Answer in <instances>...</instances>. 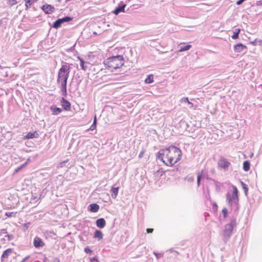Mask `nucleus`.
<instances>
[{
	"label": "nucleus",
	"mask_w": 262,
	"mask_h": 262,
	"mask_svg": "<svg viewBox=\"0 0 262 262\" xmlns=\"http://www.w3.org/2000/svg\"><path fill=\"white\" fill-rule=\"evenodd\" d=\"M106 68L111 70H116L124 64V58L121 55L113 56L104 61Z\"/></svg>",
	"instance_id": "3"
},
{
	"label": "nucleus",
	"mask_w": 262,
	"mask_h": 262,
	"mask_svg": "<svg viewBox=\"0 0 262 262\" xmlns=\"http://www.w3.org/2000/svg\"><path fill=\"white\" fill-rule=\"evenodd\" d=\"M168 251L171 253L173 252V253H177V254H179V252L177 251H176L172 249H170Z\"/></svg>",
	"instance_id": "42"
},
{
	"label": "nucleus",
	"mask_w": 262,
	"mask_h": 262,
	"mask_svg": "<svg viewBox=\"0 0 262 262\" xmlns=\"http://www.w3.org/2000/svg\"><path fill=\"white\" fill-rule=\"evenodd\" d=\"M201 179H202V178H201V176H198L197 174V185H198V186H199L200 185Z\"/></svg>",
	"instance_id": "35"
},
{
	"label": "nucleus",
	"mask_w": 262,
	"mask_h": 262,
	"mask_svg": "<svg viewBox=\"0 0 262 262\" xmlns=\"http://www.w3.org/2000/svg\"><path fill=\"white\" fill-rule=\"evenodd\" d=\"M89 206L90 210L92 212H97L99 209V206L95 203L91 204Z\"/></svg>",
	"instance_id": "17"
},
{
	"label": "nucleus",
	"mask_w": 262,
	"mask_h": 262,
	"mask_svg": "<svg viewBox=\"0 0 262 262\" xmlns=\"http://www.w3.org/2000/svg\"><path fill=\"white\" fill-rule=\"evenodd\" d=\"M158 159L167 166H172L180 161L182 157L181 150L171 145L158 152Z\"/></svg>",
	"instance_id": "1"
},
{
	"label": "nucleus",
	"mask_w": 262,
	"mask_h": 262,
	"mask_svg": "<svg viewBox=\"0 0 262 262\" xmlns=\"http://www.w3.org/2000/svg\"><path fill=\"white\" fill-rule=\"evenodd\" d=\"M25 6L26 9H28L30 7L32 4L35 1V0H25Z\"/></svg>",
	"instance_id": "28"
},
{
	"label": "nucleus",
	"mask_w": 262,
	"mask_h": 262,
	"mask_svg": "<svg viewBox=\"0 0 262 262\" xmlns=\"http://www.w3.org/2000/svg\"><path fill=\"white\" fill-rule=\"evenodd\" d=\"M96 124H97V118L96 116L95 115L94 118V121L93 123L92 124V125L90 126V127L88 129V130H93L96 129Z\"/></svg>",
	"instance_id": "22"
},
{
	"label": "nucleus",
	"mask_w": 262,
	"mask_h": 262,
	"mask_svg": "<svg viewBox=\"0 0 262 262\" xmlns=\"http://www.w3.org/2000/svg\"><path fill=\"white\" fill-rule=\"evenodd\" d=\"M84 252L86 253H92L93 251L92 250H91L88 247H86L84 248Z\"/></svg>",
	"instance_id": "36"
},
{
	"label": "nucleus",
	"mask_w": 262,
	"mask_h": 262,
	"mask_svg": "<svg viewBox=\"0 0 262 262\" xmlns=\"http://www.w3.org/2000/svg\"><path fill=\"white\" fill-rule=\"evenodd\" d=\"M80 61V67L83 71H86L88 69V64L90 63L89 62H85L82 58H78Z\"/></svg>",
	"instance_id": "18"
},
{
	"label": "nucleus",
	"mask_w": 262,
	"mask_h": 262,
	"mask_svg": "<svg viewBox=\"0 0 262 262\" xmlns=\"http://www.w3.org/2000/svg\"><path fill=\"white\" fill-rule=\"evenodd\" d=\"M191 47V45H186V46H185L184 47H181L179 51L180 52L187 51V50H189Z\"/></svg>",
	"instance_id": "30"
},
{
	"label": "nucleus",
	"mask_w": 262,
	"mask_h": 262,
	"mask_svg": "<svg viewBox=\"0 0 262 262\" xmlns=\"http://www.w3.org/2000/svg\"><path fill=\"white\" fill-rule=\"evenodd\" d=\"M227 201H228V205L232 206L233 200L232 199L231 195L229 193H228L226 195Z\"/></svg>",
	"instance_id": "27"
},
{
	"label": "nucleus",
	"mask_w": 262,
	"mask_h": 262,
	"mask_svg": "<svg viewBox=\"0 0 262 262\" xmlns=\"http://www.w3.org/2000/svg\"><path fill=\"white\" fill-rule=\"evenodd\" d=\"M29 257L30 256H26L25 258L23 259V260L20 262H25Z\"/></svg>",
	"instance_id": "43"
},
{
	"label": "nucleus",
	"mask_w": 262,
	"mask_h": 262,
	"mask_svg": "<svg viewBox=\"0 0 262 262\" xmlns=\"http://www.w3.org/2000/svg\"><path fill=\"white\" fill-rule=\"evenodd\" d=\"M250 168V164L249 161H245L243 163V169L245 171L249 170Z\"/></svg>",
	"instance_id": "21"
},
{
	"label": "nucleus",
	"mask_w": 262,
	"mask_h": 262,
	"mask_svg": "<svg viewBox=\"0 0 262 262\" xmlns=\"http://www.w3.org/2000/svg\"><path fill=\"white\" fill-rule=\"evenodd\" d=\"M257 5H262V0L259 1L257 2Z\"/></svg>",
	"instance_id": "45"
},
{
	"label": "nucleus",
	"mask_w": 262,
	"mask_h": 262,
	"mask_svg": "<svg viewBox=\"0 0 262 262\" xmlns=\"http://www.w3.org/2000/svg\"><path fill=\"white\" fill-rule=\"evenodd\" d=\"M42 10L45 12L46 14H51L53 12L54 10V7L50 5H44L42 6Z\"/></svg>",
	"instance_id": "8"
},
{
	"label": "nucleus",
	"mask_w": 262,
	"mask_h": 262,
	"mask_svg": "<svg viewBox=\"0 0 262 262\" xmlns=\"http://www.w3.org/2000/svg\"><path fill=\"white\" fill-rule=\"evenodd\" d=\"M241 185L242 186V188L243 189V190L244 191L245 195L246 196H247V195H248V188L247 185L245 183H244L242 181L241 182Z\"/></svg>",
	"instance_id": "26"
},
{
	"label": "nucleus",
	"mask_w": 262,
	"mask_h": 262,
	"mask_svg": "<svg viewBox=\"0 0 262 262\" xmlns=\"http://www.w3.org/2000/svg\"><path fill=\"white\" fill-rule=\"evenodd\" d=\"M94 237L97 238L98 240H101L103 238V233L100 230H97L94 233Z\"/></svg>",
	"instance_id": "20"
},
{
	"label": "nucleus",
	"mask_w": 262,
	"mask_h": 262,
	"mask_svg": "<svg viewBox=\"0 0 262 262\" xmlns=\"http://www.w3.org/2000/svg\"><path fill=\"white\" fill-rule=\"evenodd\" d=\"M50 109L52 112V114L54 115H57L59 114H60L62 111V110L60 108L57 107L55 105L51 106L50 107Z\"/></svg>",
	"instance_id": "13"
},
{
	"label": "nucleus",
	"mask_w": 262,
	"mask_h": 262,
	"mask_svg": "<svg viewBox=\"0 0 262 262\" xmlns=\"http://www.w3.org/2000/svg\"><path fill=\"white\" fill-rule=\"evenodd\" d=\"M125 7L126 4H123L122 5H119L115 8L113 11V13L115 15H118L120 12H124Z\"/></svg>",
	"instance_id": "11"
},
{
	"label": "nucleus",
	"mask_w": 262,
	"mask_h": 262,
	"mask_svg": "<svg viewBox=\"0 0 262 262\" xmlns=\"http://www.w3.org/2000/svg\"><path fill=\"white\" fill-rule=\"evenodd\" d=\"M35 1H37V0H35Z\"/></svg>",
	"instance_id": "53"
},
{
	"label": "nucleus",
	"mask_w": 262,
	"mask_h": 262,
	"mask_svg": "<svg viewBox=\"0 0 262 262\" xmlns=\"http://www.w3.org/2000/svg\"><path fill=\"white\" fill-rule=\"evenodd\" d=\"M218 165L220 167L226 170L230 165V163L226 158L222 157L218 162Z\"/></svg>",
	"instance_id": "5"
},
{
	"label": "nucleus",
	"mask_w": 262,
	"mask_h": 262,
	"mask_svg": "<svg viewBox=\"0 0 262 262\" xmlns=\"http://www.w3.org/2000/svg\"><path fill=\"white\" fill-rule=\"evenodd\" d=\"M154 229L152 228H147L146 232L147 233H151L153 232Z\"/></svg>",
	"instance_id": "41"
},
{
	"label": "nucleus",
	"mask_w": 262,
	"mask_h": 262,
	"mask_svg": "<svg viewBox=\"0 0 262 262\" xmlns=\"http://www.w3.org/2000/svg\"><path fill=\"white\" fill-rule=\"evenodd\" d=\"M237 225L236 219L234 216H232L230 219L229 224L225 226V229L223 231V240L225 243H226L230 239L232 235L233 228Z\"/></svg>",
	"instance_id": "4"
},
{
	"label": "nucleus",
	"mask_w": 262,
	"mask_h": 262,
	"mask_svg": "<svg viewBox=\"0 0 262 262\" xmlns=\"http://www.w3.org/2000/svg\"><path fill=\"white\" fill-rule=\"evenodd\" d=\"M68 161V160H66L65 161H62V162L60 163L59 165L61 167H62L65 166V164L67 163Z\"/></svg>",
	"instance_id": "38"
},
{
	"label": "nucleus",
	"mask_w": 262,
	"mask_h": 262,
	"mask_svg": "<svg viewBox=\"0 0 262 262\" xmlns=\"http://www.w3.org/2000/svg\"><path fill=\"white\" fill-rule=\"evenodd\" d=\"M188 104L189 105L188 107L189 108L192 107V106H193V103H192L190 102V103H188Z\"/></svg>",
	"instance_id": "46"
},
{
	"label": "nucleus",
	"mask_w": 262,
	"mask_h": 262,
	"mask_svg": "<svg viewBox=\"0 0 262 262\" xmlns=\"http://www.w3.org/2000/svg\"><path fill=\"white\" fill-rule=\"evenodd\" d=\"M119 189V187H113L111 188V192L112 193L111 196L113 199H115L117 197Z\"/></svg>",
	"instance_id": "16"
},
{
	"label": "nucleus",
	"mask_w": 262,
	"mask_h": 262,
	"mask_svg": "<svg viewBox=\"0 0 262 262\" xmlns=\"http://www.w3.org/2000/svg\"><path fill=\"white\" fill-rule=\"evenodd\" d=\"M198 175L200 176L201 178H206L208 180L209 179L207 172L204 170H202L201 172H198Z\"/></svg>",
	"instance_id": "25"
},
{
	"label": "nucleus",
	"mask_w": 262,
	"mask_h": 262,
	"mask_svg": "<svg viewBox=\"0 0 262 262\" xmlns=\"http://www.w3.org/2000/svg\"><path fill=\"white\" fill-rule=\"evenodd\" d=\"M6 237H8V241H11L13 238V236L12 234H7L5 236Z\"/></svg>",
	"instance_id": "39"
},
{
	"label": "nucleus",
	"mask_w": 262,
	"mask_h": 262,
	"mask_svg": "<svg viewBox=\"0 0 262 262\" xmlns=\"http://www.w3.org/2000/svg\"><path fill=\"white\" fill-rule=\"evenodd\" d=\"M33 244L34 247L36 248L42 247L45 245L42 240L38 237H35L34 238L33 240Z\"/></svg>",
	"instance_id": "7"
},
{
	"label": "nucleus",
	"mask_w": 262,
	"mask_h": 262,
	"mask_svg": "<svg viewBox=\"0 0 262 262\" xmlns=\"http://www.w3.org/2000/svg\"><path fill=\"white\" fill-rule=\"evenodd\" d=\"M241 29H236L233 33V35L232 36V38L233 39H236L238 38L239 34L240 33Z\"/></svg>",
	"instance_id": "23"
},
{
	"label": "nucleus",
	"mask_w": 262,
	"mask_h": 262,
	"mask_svg": "<svg viewBox=\"0 0 262 262\" xmlns=\"http://www.w3.org/2000/svg\"><path fill=\"white\" fill-rule=\"evenodd\" d=\"M20 169H19V167H17V169H15V171H16V172H18V171L19 170H20Z\"/></svg>",
	"instance_id": "49"
},
{
	"label": "nucleus",
	"mask_w": 262,
	"mask_h": 262,
	"mask_svg": "<svg viewBox=\"0 0 262 262\" xmlns=\"http://www.w3.org/2000/svg\"><path fill=\"white\" fill-rule=\"evenodd\" d=\"M257 43H258L259 45H261L262 40L261 39L256 38L254 40L250 42V43L253 45H256Z\"/></svg>",
	"instance_id": "31"
},
{
	"label": "nucleus",
	"mask_w": 262,
	"mask_h": 262,
	"mask_svg": "<svg viewBox=\"0 0 262 262\" xmlns=\"http://www.w3.org/2000/svg\"><path fill=\"white\" fill-rule=\"evenodd\" d=\"M253 153H252V154L250 155V158H252V157H253Z\"/></svg>",
	"instance_id": "51"
},
{
	"label": "nucleus",
	"mask_w": 262,
	"mask_h": 262,
	"mask_svg": "<svg viewBox=\"0 0 262 262\" xmlns=\"http://www.w3.org/2000/svg\"><path fill=\"white\" fill-rule=\"evenodd\" d=\"M60 19H61L62 23L63 24L65 22H69L70 21H71L73 19V18L70 16H67Z\"/></svg>",
	"instance_id": "29"
},
{
	"label": "nucleus",
	"mask_w": 262,
	"mask_h": 262,
	"mask_svg": "<svg viewBox=\"0 0 262 262\" xmlns=\"http://www.w3.org/2000/svg\"><path fill=\"white\" fill-rule=\"evenodd\" d=\"M247 49V47L242 43H237L234 46V50L235 52H241Z\"/></svg>",
	"instance_id": "9"
},
{
	"label": "nucleus",
	"mask_w": 262,
	"mask_h": 262,
	"mask_svg": "<svg viewBox=\"0 0 262 262\" xmlns=\"http://www.w3.org/2000/svg\"><path fill=\"white\" fill-rule=\"evenodd\" d=\"M61 105L62 108L66 111H70L71 108V103L69 101L64 99V98H62L61 100Z\"/></svg>",
	"instance_id": "6"
},
{
	"label": "nucleus",
	"mask_w": 262,
	"mask_h": 262,
	"mask_svg": "<svg viewBox=\"0 0 262 262\" xmlns=\"http://www.w3.org/2000/svg\"><path fill=\"white\" fill-rule=\"evenodd\" d=\"M222 213L223 214L224 217H226L228 214V210L226 208H224L222 210Z\"/></svg>",
	"instance_id": "32"
},
{
	"label": "nucleus",
	"mask_w": 262,
	"mask_h": 262,
	"mask_svg": "<svg viewBox=\"0 0 262 262\" xmlns=\"http://www.w3.org/2000/svg\"><path fill=\"white\" fill-rule=\"evenodd\" d=\"M13 212H6L5 213V215L7 216V217H11L12 216V214H13Z\"/></svg>",
	"instance_id": "40"
},
{
	"label": "nucleus",
	"mask_w": 262,
	"mask_h": 262,
	"mask_svg": "<svg viewBox=\"0 0 262 262\" xmlns=\"http://www.w3.org/2000/svg\"><path fill=\"white\" fill-rule=\"evenodd\" d=\"M47 259V258L45 257V259H43V262H47V261H46Z\"/></svg>",
	"instance_id": "50"
},
{
	"label": "nucleus",
	"mask_w": 262,
	"mask_h": 262,
	"mask_svg": "<svg viewBox=\"0 0 262 262\" xmlns=\"http://www.w3.org/2000/svg\"><path fill=\"white\" fill-rule=\"evenodd\" d=\"M105 224L106 222L103 218H99L96 221V226L100 229L103 228L105 227Z\"/></svg>",
	"instance_id": "12"
},
{
	"label": "nucleus",
	"mask_w": 262,
	"mask_h": 262,
	"mask_svg": "<svg viewBox=\"0 0 262 262\" xmlns=\"http://www.w3.org/2000/svg\"><path fill=\"white\" fill-rule=\"evenodd\" d=\"M153 254L156 256L157 259H159L160 257L163 256L162 253H158L155 251L153 252Z\"/></svg>",
	"instance_id": "33"
},
{
	"label": "nucleus",
	"mask_w": 262,
	"mask_h": 262,
	"mask_svg": "<svg viewBox=\"0 0 262 262\" xmlns=\"http://www.w3.org/2000/svg\"><path fill=\"white\" fill-rule=\"evenodd\" d=\"M233 191L231 198L232 200H233L234 203L235 204H237L238 201V190L237 188L234 186H233Z\"/></svg>",
	"instance_id": "10"
},
{
	"label": "nucleus",
	"mask_w": 262,
	"mask_h": 262,
	"mask_svg": "<svg viewBox=\"0 0 262 262\" xmlns=\"http://www.w3.org/2000/svg\"><path fill=\"white\" fill-rule=\"evenodd\" d=\"M90 262H99L97 257H94L90 259Z\"/></svg>",
	"instance_id": "37"
},
{
	"label": "nucleus",
	"mask_w": 262,
	"mask_h": 262,
	"mask_svg": "<svg viewBox=\"0 0 262 262\" xmlns=\"http://www.w3.org/2000/svg\"><path fill=\"white\" fill-rule=\"evenodd\" d=\"M2 232H3V233H7L6 229L2 230Z\"/></svg>",
	"instance_id": "48"
},
{
	"label": "nucleus",
	"mask_w": 262,
	"mask_h": 262,
	"mask_svg": "<svg viewBox=\"0 0 262 262\" xmlns=\"http://www.w3.org/2000/svg\"><path fill=\"white\" fill-rule=\"evenodd\" d=\"M154 81V76L152 74H150L147 76V78L145 80L146 83H151Z\"/></svg>",
	"instance_id": "24"
},
{
	"label": "nucleus",
	"mask_w": 262,
	"mask_h": 262,
	"mask_svg": "<svg viewBox=\"0 0 262 262\" xmlns=\"http://www.w3.org/2000/svg\"><path fill=\"white\" fill-rule=\"evenodd\" d=\"M38 136V134L36 132H34L33 133L29 132L27 134L24 136L25 139H32L34 138H37Z\"/></svg>",
	"instance_id": "15"
},
{
	"label": "nucleus",
	"mask_w": 262,
	"mask_h": 262,
	"mask_svg": "<svg viewBox=\"0 0 262 262\" xmlns=\"http://www.w3.org/2000/svg\"><path fill=\"white\" fill-rule=\"evenodd\" d=\"M30 225V223H28V224H25V226H26V227L27 228L28 227V226Z\"/></svg>",
	"instance_id": "47"
},
{
	"label": "nucleus",
	"mask_w": 262,
	"mask_h": 262,
	"mask_svg": "<svg viewBox=\"0 0 262 262\" xmlns=\"http://www.w3.org/2000/svg\"><path fill=\"white\" fill-rule=\"evenodd\" d=\"M27 164V162H26L25 163L22 164L21 166L19 167V169H21L24 167Z\"/></svg>",
	"instance_id": "44"
},
{
	"label": "nucleus",
	"mask_w": 262,
	"mask_h": 262,
	"mask_svg": "<svg viewBox=\"0 0 262 262\" xmlns=\"http://www.w3.org/2000/svg\"><path fill=\"white\" fill-rule=\"evenodd\" d=\"M14 250L12 248H8L4 251L2 256L1 260L3 261L4 258H7L8 256L13 252Z\"/></svg>",
	"instance_id": "14"
},
{
	"label": "nucleus",
	"mask_w": 262,
	"mask_h": 262,
	"mask_svg": "<svg viewBox=\"0 0 262 262\" xmlns=\"http://www.w3.org/2000/svg\"><path fill=\"white\" fill-rule=\"evenodd\" d=\"M70 64L68 63L64 62L59 69L57 79V82L60 83V89L62 95L66 96L67 95V84L69 74L70 73Z\"/></svg>",
	"instance_id": "2"
},
{
	"label": "nucleus",
	"mask_w": 262,
	"mask_h": 262,
	"mask_svg": "<svg viewBox=\"0 0 262 262\" xmlns=\"http://www.w3.org/2000/svg\"><path fill=\"white\" fill-rule=\"evenodd\" d=\"M62 24L61 19L59 18L57 19L53 24L52 27L55 29H58L60 28Z\"/></svg>",
	"instance_id": "19"
},
{
	"label": "nucleus",
	"mask_w": 262,
	"mask_h": 262,
	"mask_svg": "<svg viewBox=\"0 0 262 262\" xmlns=\"http://www.w3.org/2000/svg\"><path fill=\"white\" fill-rule=\"evenodd\" d=\"M182 102L190 103V101L187 97H184L181 99Z\"/></svg>",
	"instance_id": "34"
},
{
	"label": "nucleus",
	"mask_w": 262,
	"mask_h": 262,
	"mask_svg": "<svg viewBox=\"0 0 262 262\" xmlns=\"http://www.w3.org/2000/svg\"><path fill=\"white\" fill-rule=\"evenodd\" d=\"M93 34H96L97 33H96V32H94L93 33Z\"/></svg>",
	"instance_id": "52"
}]
</instances>
